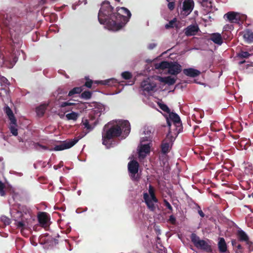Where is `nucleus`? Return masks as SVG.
<instances>
[{"mask_svg": "<svg viewBox=\"0 0 253 253\" xmlns=\"http://www.w3.org/2000/svg\"><path fill=\"white\" fill-rule=\"evenodd\" d=\"M150 144H142L140 146V150L138 153L139 157L140 158H144L147 154L150 153Z\"/></svg>", "mask_w": 253, "mask_h": 253, "instance_id": "18", "label": "nucleus"}, {"mask_svg": "<svg viewBox=\"0 0 253 253\" xmlns=\"http://www.w3.org/2000/svg\"><path fill=\"white\" fill-rule=\"evenodd\" d=\"M246 207L248 208V209H250V210L251 211V212H253V211H252V210L250 208V206H245Z\"/></svg>", "mask_w": 253, "mask_h": 253, "instance_id": "52", "label": "nucleus"}, {"mask_svg": "<svg viewBox=\"0 0 253 253\" xmlns=\"http://www.w3.org/2000/svg\"><path fill=\"white\" fill-rule=\"evenodd\" d=\"M237 236L240 242H245L250 247L252 243L250 241L248 236L243 230L240 229L238 230L237 232Z\"/></svg>", "mask_w": 253, "mask_h": 253, "instance_id": "15", "label": "nucleus"}, {"mask_svg": "<svg viewBox=\"0 0 253 253\" xmlns=\"http://www.w3.org/2000/svg\"><path fill=\"white\" fill-rule=\"evenodd\" d=\"M34 147H35V149L37 150H39V148H41L44 150H50V149H48V148L47 146L41 145L39 143H35L34 144Z\"/></svg>", "mask_w": 253, "mask_h": 253, "instance_id": "37", "label": "nucleus"}, {"mask_svg": "<svg viewBox=\"0 0 253 253\" xmlns=\"http://www.w3.org/2000/svg\"><path fill=\"white\" fill-rule=\"evenodd\" d=\"M16 225L18 228H21V231L22 232L23 230L26 228L25 224L23 221H18L16 223Z\"/></svg>", "mask_w": 253, "mask_h": 253, "instance_id": "39", "label": "nucleus"}, {"mask_svg": "<svg viewBox=\"0 0 253 253\" xmlns=\"http://www.w3.org/2000/svg\"><path fill=\"white\" fill-rule=\"evenodd\" d=\"M239 241L238 239V240H237L236 239H232L231 240L232 245L233 246V247L234 248H236L237 247V246L238 245V244L239 243Z\"/></svg>", "mask_w": 253, "mask_h": 253, "instance_id": "46", "label": "nucleus"}, {"mask_svg": "<svg viewBox=\"0 0 253 253\" xmlns=\"http://www.w3.org/2000/svg\"><path fill=\"white\" fill-rule=\"evenodd\" d=\"M218 248L219 251L221 253H225L227 251V245L223 238H219Z\"/></svg>", "mask_w": 253, "mask_h": 253, "instance_id": "24", "label": "nucleus"}, {"mask_svg": "<svg viewBox=\"0 0 253 253\" xmlns=\"http://www.w3.org/2000/svg\"><path fill=\"white\" fill-rule=\"evenodd\" d=\"M6 113L8 116L9 120L11 121V124L13 125L16 124V120L15 118L14 115L12 111L9 108L7 107L6 109Z\"/></svg>", "mask_w": 253, "mask_h": 253, "instance_id": "27", "label": "nucleus"}, {"mask_svg": "<svg viewBox=\"0 0 253 253\" xmlns=\"http://www.w3.org/2000/svg\"><path fill=\"white\" fill-rule=\"evenodd\" d=\"M199 30V28L197 25H190L186 28L184 31L186 36L189 37L195 35Z\"/></svg>", "mask_w": 253, "mask_h": 253, "instance_id": "16", "label": "nucleus"}, {"mask_svg": "<svg viewBox=\"0 0 253 253\" xmlns=\"http://www.w3.org/2000/svg\"><path fill=\"white\" fill-rule=\"evenodd\" d=\"M81 125L84 129L83 132L84 134L82 135H80V136H83V137L84 135L94 129L96 124L95 123L91 124L88 120L86 119H83Z\"/></svg>", "mask_w": 253, "mask_h": 253, "instance_id": "10", "label": "nucleus"}, {"mask_svg": "<svg viewBox=\"0 0 253 253\" xmlns=\"http://www.w3.org/2000/svg\"><path fill=\"white\" fill-rule=\"evenodd\" d=\"M164 203L165 206H166L170 211V212H171L173 211V208L169 204V203L167 200L164 199ZM168 213H170V212L168 211Z\"/></svg>", "mask_w": 253, "mask_h": 253, "instance_id": "38", "label": "nucleus"}, {"mask_svg": "<svg viewBox=\"0 0 253 253\" xmlns=\"http://www.w3.org/2000/svg\"><path fill=\"white\" fill-rule=\"evenodd\" d=\"M131 15L129 10L124 7H118L114 12L110 2L104 1L99 11L98 19L100 24L105 25L109 30L117 31L125 26Z\"/></svg>", "mask_w": 253, "mask_h": 253, "instance_id": "1", "label": "nucleus"}, {"mask_svg": "<svg viewBox=\"0 0 253 253\" xmlns=\"http://www.w3.org/2000/svg\"><path fill=\"white\" fill-rule=\"evenodd\" d=\"M236 248H237L239 250H241L242 249V247L240 243H239L238 244V245L237 246V247Z\"/></svg>", "mask_w": 253, "mask_h": 253, "instance_id": "51", "label": "nucleus"}, {"mask_svg": "<svg viewBox=\"0 0 253 253\" xmlns=\"http://www.w3.org/2000/svg\"><path fill=\"white\" fill-rule=\"evenodd\" d=\"M139 167L138 162L135 160H131L128 163L127 168L129 175L133 181H138L140 179V176L138 173Z\"/></svg>", "mask_w": 253, "mask_h": 253, "instance_id": "5", "label": "nucleus"}, {"mask_svg": "<svg viewBox=\"0 0 253 253\" xmlns=\"http://www.w3.org/2000/svg\"><path fill=\"white\" fill-rule=\"evenodd\" d=\"M48 104H43L36 108V113L39 117H42L44 114Z\"/></svg>", "mask_w": 253, "mask_h": 253, "instance_id": "25", "label": "nucleus"}, {"mask_svg": "<svg viewBox=\"0 0 253 253\" xmlns=\"http://www.w3.org/2000/svg\"><path fill=\"white\" fill-rule=\"evenodd\" d=\"M202 1L204 2H208L209 0H202Z\"/></svg>", "mask_w": 253, "mask_h": 253, "instance_id": "53", "label": "nucleus"}, {"mask_svg": "<svg viewBox=\"0 0 253 253\" xmlns=\"http://www.w3.org/2000/svg\"><path fill=\"white\" fill-rule=\"evenodd\" d=\"M233 29V26L231 24H226L223 27V32L231 31Z\"/></svg>", "mask_w": 253, "mask_h": 253, "instance_id": "40", "label": "nucleus"}, {"mask_svg": "<svg viewBox=\"0 0 253 253\" xmlns=\"http://www.w3.org/2000/svg\"><path fill=\"white\" fill-rule=\"evenodd\" d=\"M210 40L214 43L220 45L223 43V38L221 34L218 33H214L210 35Z\"/></svg>", "mask_w": 253, "mask_h": 253, "instance_id": "19", "label": "nucleus"}, {"mask_svg": "<svg viewBox=\"0 0 253 253\" xmlns=\"http://www.w3.org/2000/svg\"><path fill=\"white\" fill-rule=\"evenodd\" d=\"M183 72L186 76L192 78L196 77L201 74L200 71L192 68L184 69Z\"/></svg>", "mask_w": 253, "mask_h": 253, "instance_id": "20", "label": "nucleus"}, {"mask_svg": "<svg viewBox=\"0 0 253 253\" xmlns=\"http://www.w3.org/2000/svg\"><path fill=\"white\" fill-rule=\"evenodd\" d=\"M244 62H245V61H242V62H240V64H242V63H244Z\"/></svg>", "mask_w": 253, "mask_h": 253, "instance_id": "54", "label": "nucleus"}, {"mask_svg": "<svg viewBox=\"0 0 253 253\" xmlns=\"http://www.w3.org/2000/svg\"><path fill=\"white\" fill-rule=\"evenodd\" d=\"M121 76L122 78L125 80H130L132 78V74L128 71H125L122 73Z\"/></svg>", "mask_w": 253, "mask_h": 253, "instance_id": "33", "label": "nucleus"}, {"mask_svg": "<svg viewBox=\"0 0 253 253\" xmlns=\"http://www.w3.org/2000/svg\"><path fill=\"white\" fill-rule=\"evenodd\" d=\"M158 106L159 108L165 112H166L168 114H169L170 112V109L166 104H164L163 103H159Z\"/></svg>", "mask_w": 253, "mask_h": 253, "instance_id": "32", "label": "nucleus"}, {"mask_svg": "<svg viewBox=\"0 0 253 253\" xmlns=\"http://www.w3.org/2000/svg\"><path fill=\"white\" fill-rule=\"evenodd\" d=\"M174 139V138L172 136L170 131L169 130L166 138L163 140L161 144V152L163 154L166 155L169 151Z\"/></svg>", "mask_w": 253, "mask_h": 253, "instance_id": "8", "label": "nucleus"}, {"mask_svg": "<svg viewBox=\"0 0 253 253\" xmlns=\"http://www.w3.org/2000/svg\"><path fill=\"white\" fill-rule=\"evenodd\" d=\"M5 188V184L0 180V195L1 196H4L6 195V193L4 191Z\"/></svg>", "mask_w": 253, "mask_h": 253, "instance_id": "36", "label": "nucleus"}, {"mask_svg": "<svg viewBox=\"0 0 253 253\" xmlns=\"http://www.w3.org/2000/svg\"><path fill=\"white\" fill-rule=\"evenodd\" d=\"M63 166V162H60L58 165H55V166H54V169H57L58 168H60L61 167H62Z\"/></svg>", "mask_w": 253, "mask_h": 253, "instance_id": "48", "label": "nucleus"}, {"mask_svg": "<svg viewBox=\"0 0 253 253\" xmlns=\"http://www.w3.org/2000/svg\"><path fill=\"white\" fill-rule=\"evenodd\" d=\"M168 221L172 225H175L176 223V218L173 215L169 216Z\"/></svg>", "mask_w": 253, "mask_h": 253, "instance_id": "42", "label": "nucleus"}, {"mask_svg": "<svg viewBox=\"0 0 253 253\" xmlns=\"http://www.w3.org/2000/svg\"><path fill=\"white\" fill-rule=\"evenodd\" d=\"M224 18L231 23H239L246 20V16L238 12L230 11L224 14Z\"/></svg>", "mask_w": 253, "mask_h": 253, "instance_id": "7", "label": "nucleus"}, {"mask_svg": "<svg viewBox=\"0 0 253 253\" xmlns=\"http://www.w3.org/2000/svg\"><path fill=\"white\" fill-rule=\"evenodd\" d=\"M198 212L199 214L200 215L201 217H204L205 215L203 211L201 209V208L199 206H198Z\"/></svg>", "mask_w": 253, "mask_h": 253, "instance_id": "47", "label": "nucleus"}, {"mask_svg": "<svg viewBox=\"0 0 253 253\" xmlns=\"http://www.w3.org/2000/svg\"><path fill=\"white\" fill-rule=\"evenodd\" d=\"M92 84L93 81L91 80L88 79L86 80L84 85L88 88H91Z\"/></svg>", "mask_w": 253, "mask_h": 253, "instance_id": "45", "label": "nucleus"}, {"mask_svg": "<svg viewBox=\"0 0 253 253\" xmlns=\"http://www.w3.org/2000/svg\"><path fill=\"white\" fill-rule=\"evenodd\" d=\"M169 119L174 124V125H181V122L179 116L176 113L170 112L169 113V118L167 119V125L169 126H170L171 122Z\"/></svg>", "mask_w": 253, "mask_h": 253, "instance_id": "13", "label": "nucleus"}, {"mask_svg": "<svg viewBox=\"0 0 253 253\" xmlns=\"http://www.w3.org/2000/svg\"><path fill=\"white\" fill-rule=\"evenodd\" d=\"M4 25L6 26H7L9 24V21L8 20H5L4 21L2 22Z\"/></svg>", "mask_w": 253, "mask_h": 253, "instance_id": "50", "label": "nucleus"}, {"mask_svg": "<svg viewBox=\"0 0 253 253\" xmlns=\"http://www.w3.org/2000/svg\"><path fill=\"white\" fill-rule=\"evenodd\" d=\"M243 38L247 43H251L253 42V32L250 30H247L244 32Z\"/></svg>", "mask_w": 253, "mask_h": 253, "instance_id": "22", "label": "nucleus"}, {"mask_svg": "<svg viewBox=\"0 0 253 253\" xmlns=\"http://www.w3.org/2000/svg\"><path fill=\"white\" fill-rule=\"evenodd\" d=\"M251 54L247 51H241L238 54V56L240 58H248L251 56Z\"/></svg>", "mask_w": 253, "mask_h": 253, "instance_id": "34", "label": "nucleus"}, {"mask_svg": "<svg viewBox=\"0 0 253 253\" xmlns=\"http://www.w3.org/2000/svg\"><path fill=\"white\" fill-rule=\"evenodd\" d=\"M169 2L168 4V7L170 10L172 11L174 9L175 7V2L174 1H169Z\"/></svg>", "mask_w": 253, "mask_h": 253, "instance_id": "44", "label": "nucleus"}, {"mask_svg": "<svg viewBox=\"0 0 253 253\" xmlns=\"http://www.w3.org/2000/svg\"><path fill=\"white\" fill-rule=\"evenodd\" d=\"M117 0V1H119V2L120 1V0Z\"/></svg>", "mask_w": 253, "mask_h": 253, "instance_id": "55", "label": "nucleus"}, {"mask_svg": "<svg viewBox=\"0 0 253 253\" xmlns=\"http://www.w3.org/2000/svg\"><path fill=\"white\" fill-rule=\"evenodd\" d=\"M159 80L160 82L167 84L169 85L174 84L176 82V79L170 76L166 77H159Z\"/></svg>", "mask_w": 253, "mask_h": 253, "instance_id": "21", "label": "nucleus"}, {"mask_svg": "<svg viewBox=\"0 0 253 253\" xmlns=\"http://www.w3.org/2000/svg\"><path fill=\"white\" fill-rule=\"evenodd\" d=\"M10 130L11 133L14 136H17L18 135V130L17 129L13 126H11L10 127Z\"/></svg>", "mask_w": 253, "mask_h": 253, "instance_id": "43", "label": "nucleus"}, {"mask_svg": "<svg viewBox=\"0 0 253 253\" xmlns=\"http://www.w3.org/2000/svg\"><path fill=\"white\" fill-rule=\"evenodd\" d=\"M155 67L157 69H168V73L172 75H177L182 71L181 66L176 62L163 61L156 64Z\"/></svg>", "mask_w": 253, "mask_h": 253, "instance_id": "3", "label": "nucleus"}, {"mask_svg": "<svg viewBox=\"0 0 253 253\" xmlns=\"http://www.w3.org/2000/svg\"><path fill=\"white\" fill-rule=\"evenodd\" d=\"M83 86L75 87L69 91L68 96L74 97L80 94L83 90Z\"/></svg>", "mask_w": 253, "mask_h": 253, "instance_id": "23", "label": "nucleus"}, {"mask_svg": "<svg viewBox=\"0 0 253 253\" xmlns=\"http://www.w3.org/2000/svg\"><path fill=\"white\" fill-rule=\"evenodd\" d=\"M95 83L99 84L102 85L112 86L114 85L117 83L116 80L114 79H110L103 81H96Z\"/></svg>", "mask_w": 253, "mask_h": 253, "instance_id": "26", "label": "nucleus"}, {"mask_svg": "<svg viewBox=\"0 0 253 253\" xmlns=\"http://www.w3.org/2000/svg\"><path fill=\"white\" fill-rule=\"evenodd\" d=\"M104 128L106 129L105 132L102 133V143L103 145H110V140L120 136L124 131L126 134L129 133L130 125L128 121H121L118 124L114 125L109 127V124L106 125Z\"/></svg>", "mask_w": 253, "mask_h": 253, "instance_id": "2", "label": "nucleus"}, {"mask_svg": "<svg viewBox=\"0 0 253 253\" xmlns=\"http://www.w3.org/2000/svg\"><path fill=\"white\" fill-rule=\"evenodd\" d=\"M143 199L148 209L151 211H154L156 209L155 202L149 198V195L147 193H143Z\"/></svg>", "mask_w": 253, "mask_h": 253, "instance_id": "12", "label": "nucleus"}, {"mask_svg": "<svg viewBox=\"0 0 253 253\" xmlns=\"http://www.w3.org/2000/svg\"><path fill=\"white\" fill-rule=\"evenodd\" d=\"M156 44L155 43H151L149 45V46H148V48L150 49H153L155 47H156Z\"/></svg>", "mask_w": 253, "mask_h": 253, "instance_id": "49", "label": "nucleus"}, {"mask_svg": "<svg viewBox=\"0 0 253 253\" xmlns=\"http://www.w3.org/2000/svg\"><path fill=\"white\" fill-rule=\"evenodd\" d=\"M141 87L144 91L149 92L151 91H154L155 90L156 87V84L154 83L146 80L142 82Z\"/></svg>", "mask_w": 253, "mask_h": 253, "instance_id": "14", "label": "nucleus"}, {"mask_svg": "<svg viewBox=\"0 0 253 253\" xmlns=\"http://www.w3.org/2000/svg\"><path fill=\"white\" fill-rule=\"evenodd\" d=\"M75 104L74 103H72L70 101L63 102L61 103L60 107L61 108H63V107H65L68 106L74 105Z\"/></svg>", "mask_w": 253, "mask_h": 253, "instance_id": "41", "label": "nucleus"}, {"mask_svg": "<svg viewBox=\"0 0 253 253\" xmlns=\"http://www.w3.org/2000/svg\"><path fill=\"white\" fill-rule=\"evenodd\" d=\"M92 93L89 91H84L81 94V97L84 99H88L91 98Z\"/></svg>", "mask_w": 253, "mask_h": 253, "instance_id": "35", "label": "nucleus"}, {"mask_svg": "<svg viewBox=\"0 0 253 253\" xmlns=\"http://www.w3.org/2000/svg\"><path fill=\"white\" fill-rule=\"evenodd\" d=\"M191 242L194 246L198 249L203 250L208 253L212 252L211 247L206 241L201 240L199 236L195 233H193L190 236Z\"/></svg>", "mask_w": 253, "mask_h": 253, "instance_id": "4", "label": "nucleus"}, {"mask_svg": "<svg viewBox=\"0 0 253 253\" xmlns=\"http://www.w3.org/2000/svg\"><path fill=\"white\" fill-rule=\"evenodd\" d=\"M194 1L193 0H184L182 3L181 14L187 16L191 13L194 7Z\"/></svg>", "mask_w": 253, "mask_h": 253, "instance_id": "9", "label": "nucleus"}, {"mask_svg": "<svg viewBox=\"0 0 253 253\" xmlns=\"http://www.w3.org/2000/svg\"><path fill=\"white\" fill-rule=\"evenodd\" d=\"M222 37L223 39L230 41L232 39V34L231 31L223 32Z\"/></svg>", "mask_w": 253, "mask_h": 253, "instance_id": "30", "label": "nucleus"}, {"mask_svg": "<svg viewBox=\"0 0 253 253\" xmlns=\"http://www.w3.org/2000/svg\"><path fill=\"white\" fill-rule=\"evenodd\" d=\"M38 219L42 227L44 228L48 227V222L49 220V217L48 213L45 212H40L38 215Z\"/></svg>", "mask_w": 253, "mask_h": 253, "instance_id": "11", "label": "nucleus"}, {"mask_svg": "<svg viewBox=\"0 0 253 253\" xmlns=\"http://www.w3.org/2000/svg\"><path fill=\"white\" fill-rule=\"evenodd\" d=\"M176 18H174L172 20L169 21V22L165 25V28L167 29L172 28L176 26Z\"/></svg>", "mask_w": 253, "mask_h": 253, "instance_id": "31", "label": "nucleus"}, {"mask_svg": "<svg viewBox=\"0 0 253 253\" xmlns=\"http://www.w3.org/2000/svg\"><path fill=\"white\" fill-rule=\"evenodd\" d=\"M79 114L75 112H72L66 115V117L68 120L76 121L79 117Z\"/></svg>", "mask_w": 253, "mask_h": 253, "instance_id": "29", "label": "nucleus"}, {"mask_svg": "<svg viewBox=\"0 0 253 253\" xmlns=\"http://www.w3.org/2000/svg\"><path fill=\"white\" fill-rule=\"evenodd\" d=\"M148 191L149 194V198L153 200L155 202V203H158V200L155 195L154 189L153 186L151 185H149Z\"/></svg>", "mask_w": 253, "mask_h": 253, "instance_id": "28", "label": "nucleus"}, {"mask_svg": "<svg viewBox=\"0 0 253 253\" xmlns=\"http://www.w3.org/2000/svg\"><path fill=\"white\" fill-rule=\"evenodd\" d=\"M83 138V136H79L73 139H68L63 141L60 145H56L53 148L50 149V151H62L71 148L75 145L78 141Z\"/></svg>", "mask_w": 253, "mask_h": 253, "instance_id": "6", "label": "nucleus"}, {"mask_svg": "<svg viewBox=\"0 0 253 253\" xmlns=\"http://www.w3.org/2000/svg\"><path fill=\"white\" fill-rule=\"evenodd\" d=\"M153 128L151 127H144L143 133L145 136L142 137L141 142L150 141L152 139Z\"/></svg>", "mask_w": 253, "mask_h": 253, "instance_id": "17", "label": "nucleus"}]
</instances>
